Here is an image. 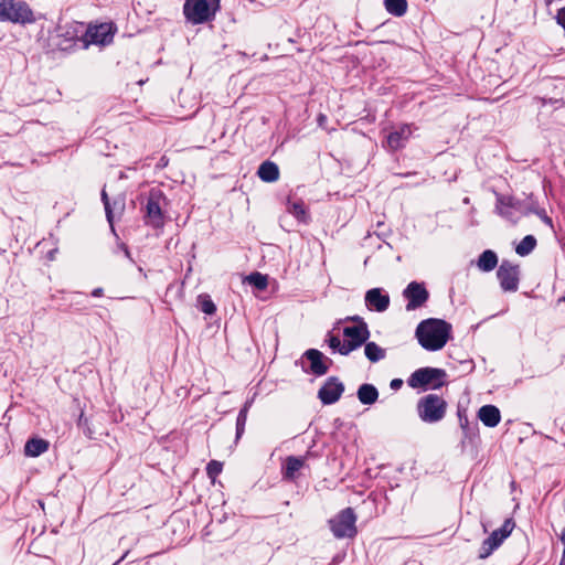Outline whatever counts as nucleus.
Segmentation results:
<instances>
[{
    "label": "nucleus",
    "instance_id": "1",
    "mask_svg": "<svg viewBox=\"0 0 565 565\" xmlns=\"http://www.w3.org/2000/svg\"><path fill=\"white\" fill-rule=\"evenodd\" d=\"M450 333V323L434 318L422 321L416 329V338L427 351L441 350L448 342Z\"/></svg>",
    "mask_w": 565,
    "mask_h": 565
},
{
    "label": "nucleus",
    "instance_id": "2",
    "mask_svg": "<svg viewBox=\"0 0 565 565\" xmlns=\"http://www.w3.org/2000/svg\"><path fill=\"white\" fill-rule=\"evenodd\" d=\"M220 8V0H186L184 15L194 24L211 20Z\"/></svg>",
    "mask_w": 565,
    "mask_h": 565
},
{
    "label": "nucleus",
    "instance_id": "3",
    "mask_svg": "<svg viewBox=\"0 0 565 565\" xmlns=\"http://www.w3.org/2000/svg\"><path fill=\"white\" fill-rule=\"evenodd\" d=\"M445 377L446 372L441 369L422 367L409 376L407 383L413 388L437 390L444 385Z\"/></svg>",
    "mask_w": 565,
    "mask_h": 565
},
{
    "label": "nucleus",
    "instance_id": "4",
    "mask_svg": "<svg viewBox=\"0 0 565 565\" xmlns=\"http://www.w3.org/2000/svg\"><path fill=\"white\" fill-rule=\"evenodd\" d=\"M446 413V402L435 394H429L418 403V415L422 420L436 423L440 420Z\"/></svg>",
    "mask_w": 565,
    "mask_h": 565
},
{
    "label": "nucleus",
    "instance_id": "5",
    "mask_svg": "<svg viewBox=\"0 0 565 565\" xmlns=\"http://www.w3.org/2000/svg\"><path fill=\"white\" fill-rule=\"evenodd\" d=\"M355 515L352 509L348 508L330 520L333 535L338 539L352 537L356 533Z\"/></svg>",
    "mask_w": 565,
    "mask_h": 565
},
{
    "label": "nucleus",
    "instance_id": "6",
    "mask_svg": "<svg viewBox=\"0 0 565 565\" xmlns=\"http://www.w3.org/2000/svg\"><path fill=\"white\" fill-rule=\"evenodd\" d=\"M344 347L342 354L347 355L360 345H362L370 337L369 329L364 322L358 326L345 327L343 329Z\"/></svg>",
    "mask_w": 565,
    "mask_h": 565
},
{
    "label": "nucleus",
    "instance_id": "7",
    "mask_svg": "<svg viewBox=\"0 0 565 565\" xmlns=\"http://www.w3.org/2000/svg\"><path fill=\"white\" fill-rule=\"evenodd\" d=\"M34 14L29 4L24 1L8 0L4 22L9 21L12 23H32L34 22Z\"/></svg>",
    "mask_w": 565,
    "mask_h": 565
},
{
    "label": "nucleus",
    "instance_id": "8",
    "mask_svg": "<svg viewBox=\"0 0 565 565\" xmlns=\"http://www.w3.org/2000/svg\"><path fill=\"white\" fill-rule=\"evenodd\" d=\"M513 529L514 522L511 519L505 520L499 530L493 531L491 535L483 541L480 557H488L511 534Z\"/></svg>",
    "mask_w": 565,
    "mask_h": 565
},
{
    "label": "nucleus",
    "instance_id": "9",
    "mask_svg": "<svg viewBox=\"0 0 565 565\" xmlns=\"http://www.w3.org/2000/svg\"><path fill=\"white\" fill-rule=\"evenodd\" d=\"M164 196L161 191H151L146 205L147 223L154 228L163 226V212L161 204Z\"/></svg>",
    "mask_w": 565,
    "mask_h": 565
},
{
    "label": "nucleus",
    "instance_id": "10",
    "mask_svg": "<svg viewBox=\"0 0 565 565\" xmlns=\"http://www.w3.org/2000/svg\"><path fill=\"white\" fill-rule=\"evenodd\" d=\"M497 276L500 280L501 287L505 291H515L518 289L519 266L503 262L497 271Z\"/></svg>",
    "mask_w": 565,
    "mask_h": 565
},
{
    "label": "nucleus",
    "instance_id": "11",
    "mask_svg": "<svg viewBox=\"0 0 565 565\" xmlns=\"http://www.w3.org/2000/svg\"><path fill=\"white\" fill-rule=\"evenodd\" d=\"M86 42L88 44L106 45L113 40L111 24L103 23L99 25L88 28L86 32Z\"/></svg>",
    "mask_w": 565,
    "mask_h": 565
},
{
    "label": "nucleus",
    "instance_id": "12",
    "mask_svg": "<svg viewBox=\"0 0 565 565\" xmlns=\"http://www.w3.org/2000/svg\"><path fill=\"white\" fill-rule=\"evenodd\" d=\"M343 391V384L332 377L319 390L318 396L323 404H333L341 397Z\"/></svg>",
    "mask_w": 565,
    "mask_h": 565
},
{
    "label": "nucleus",
    "instance_id": "13",
    "mask_svg": "<svg viewBox=\"0 0 565 565\" xmlns=\"http://www.w3.org/2000/svg\"><path fill=\"white\" fill-rule=\"evenodd\" d=\"M365 305L370 310L385 311L390 306V296L381 288H373L365 294Z\"/></svg>",
    "mask_w": 565,
    "mask_h": 565
},
{
    "label": "nucleus",
    "instance_id": "14",
    "mask_svg": "<svg viewBox=\"0 0 565 565\" xmlns=\"http://www.w3.org/2000/svg\"><path fill=\"white\" fill-rule=\"evenodd\" d=\"M405 297L408 299V303L406 306L407 310H414L417 307H420L428 298V292L417 282H411L404 291Z\"/></svg>",
    "mask_w": 565,
    "mask_h": 565
},
{
    "label": "nucleus",
    "instance_id": "15",
    "mask_svg": "<svg viewBox=\"0 0 565 565\" xmlns=\"http://www.w3.org/2000/svg\"><path fill=\"white\" fill-rule=\"evenodd\" d=\"M412 129L408 125H403L399 129L391 132L387 136V146L392 150H397L404 146L406 140L411 137Z\"/></svg>",
    "mask_w": 565,
    "mask_h": 565
},
{
    "label": "nucleus",
    "instance_id": "16",
    "mask_svg": "<svg viewBox=\"0 0 565 565\" xmlns=\"http://www.w3.org/2000/svg\"><path fill=\"white\" fill-rule=\"evenodd\" d=\"M478 418L488 427H495L501 420V414L498 407L484 405L478 412Z\"/></svg>",
    "mask_w": 565,
    "mask_h": 565
},
{
    "label": "nucleus",
    "instance_id": "17",
    "mask_svg": "<svg viewBox=\"0 0 565 565\" xmlns=\"http://www.w3.org/2000/svg\"><path fill=\"white\" fill-rule=\"evenodd\" d=\"M306 358L310 361V369L317 375H323L328 371V365L323 361V354L315 349H310L305 353Z\"/></svg>",
    "mask_w": 565,
    "mask_h": 565
},
{
    "label": "nucleus",
    "instance_id": "18",
    "mask_svg": "<svg viewBox=\"0 0 565 565\" xmlns=\"http://www.w3.org/2000/svg\"><path fill=\"white\" fill-rule=\"evenodd\" d=\"M102 200L105 205V211L107 215V220L110 224H113V217H114V211L117 210L118 212H122L125 209V198L122 195H119L116 198L113 202V205L109 202L108 194L106 189L102 191Z\"/></svg>",
    "mask_w": 565,
    "mask_h": 565
},
{
    "label": "nucleus",
    "instance_id": "19",
    "mask_svg": "<svg viewBox=\"0 0 565 565\" xmlns=\"http://www.w3.org/2000/svg\"><path fill=\"white\" fill-rule=\"evenodd\" d=\"M49 449V443L41 438H32L26 441L24 452L29 457H38Z\"/></svg>",
    "mask_w": 565,
    "mask_h": 565
},
{
    "label": "nucleus",
    "instance_id": "20",
    "mask_svg": "<svg viewBox=\"0 0 565 565\" xmlns=\"http://www.w3.org/2000/svg\"><path fill=\"white\" fill-rule=\"evenodd\" d=\"M258 177L265 182H274L279 178V169L277 164L270 161H265L258 169Z\"/></svg>",
    "mask_w": 565,
    "mask_h": 565
},
{
    "label": "nucleus",
    "instance_id": "21",
    "mask_svg": "<svg viewBox=\"0 0 565 565\" xmlns=\"http://www.w3.org/2000/svg\"><path fill=\"white\" fill-rule=\"evenodd\" d=\"M379 392L372 384H362L358 390V398L364 405H372L376 402Z\"/></svg>",
    "mask_w": 565,
    "mask_h": 565
},
{
    "label": "nucleus",
    "instance_id": "22",
    "mask_svg": "<svg viewBox=\"0 0 565 565\" xmlns=\"http://www.w3.org/2000/svg\"><path fill=\"white\" fill-rule=\"evenodd\" d=\"M498 264V257L494 252L484 250L478 259L477 266L482 271H491Z\"/></svg>",
    "mask_w": 565,
    "mask_h": 565
},
{
    "label": "nucleus",
    "instance_id": "23",
    "mask_svg": "<svg viewBox=\"0 0 565 565\" xmlns=\"http://www.w3.org/2000/svg\"><path fill=\"white\" fill-rule=\"evenodd\" d=\"M385 10L394 17H403L408 8L407 0H384Z\"/></svg>",
    "mask_w": 565,
    "mask_h": 565
},
{
    "label": "nucleus",
    "instance_id": "24",
    "mask_svg": "<svg viewBox=\"0 0 565 565\" xmlns=\"http://www.w3.org/2000/svg\"><path fill=\"white\" fill-rule=\"evenodd\" d=\"M303 467V460L297 457H288L285 465V477L295 479L297 472Z\"/></svg>",
    "mask_w": 565,
    "mask_h": 565
},
{
    "label": "nucleus",
    "instance_id": "25",
    "mask_svg": "<svg viewBox=\"0 0 565 565\" xmlns=\"http://www.w3.org/2000/svg\"><path fill=\"white\" fill-rule=\"evenodd\" d=\"M364 353L371 362H377L385 356V351L374 342L365 344Z\"/></svg>",
    "mask_w": 565,
    "mask_h": 565
},
{
    "label": "nucleus",
    "instance_id": "26",
    "mask_svg": "<svg viewBox=\"0 0 565 565\" xmlns=\"http://www.w3.org/2000/svg\"><path fill=\"white\" fill-rule=\"evenodd\" d=\"M536 239L532 235H526L515 247L516 254L520 256H526L529 255L535 247Z\"/></svg>",
    "mask_w": 565,
    "mask_h": 565
},
{
    "label": "nucleus",
    "instance_id": "27",
    "mask_svg": "<svg viewBox=\"0 0 565 565\" xmlns=\"http://www.w3.org/2000/svg\"><path fill=\"white\" fill-rule=\"evenodd\" d=\"M246 280L259 290H264L268 285L267 277L260 273L250 274Z\"/></svg>",
    "mask_w": 565,
    "mask_h": 565
},
{
    "label": "nucleus",
    "instance_id": "28",
    "mask_svg": "<svg viewBox=\"0 0 565 565\" xmlns=\"http://www.w3.org/2000/svg\"><path fill=\"white\" fill-rule=\"evenodd\" d=\"M288 211L299 221H307V212L302 202H294L289 205Z\"/></svg>",
    "mask_w": 565,
    "mask_h": 565
},
{
    "label": "nucleus",
    "instance_id": "29",
    "mask_svg": "<svg viewBox=\"0 0 565 565\" xmlns=\"http://www.w3.org/2000/svg\"><path fill=\"white\" fill-rule=\"evenodd\" d=\"M223 465L220 461L212 460L206 467V473L212 482L215 481L216 477L222 472Z\"/></svg>",
    "mask_w": 565,
    "mask_h": 565
},
{
    "label": "nucleus",
    "instance_id": "30",
    "mask_svg": "<svg viewBox=\"0 0 565 565\" xmlns=\"http://www.w3.org/2000/svg\"><path fill=\"white\" fill-rule=\"evenodd\" d=\"M201 310L206 315H213L216 310L215 305L207 296L200 297Z\"/></svg>",
    "mask_w": 565,
    "mask_h": 565
},
{
    "label": "nucleus",
    "instance_id": "31",
    "mask_svg": "<svg viewBox=\"0 0 565 565\" xmlns=\"http://www.w3.org/2000/svg\"><path fill=\"white\" fill-rule=\"evenodd\" d=\"M247 409H248V406L245 405L244 408L241 409V412L237 416V437H239L244 430V426H245V423L247 419Z\"/></svg>",
    "mask_w": 565,
    "mask_h": 565
},
{
    "label": "nucleus",
    "instance_id": "32",
    "mask_svg": "<svg viewBox=\"0 0 565 565\" xmlns=\"http://www.w3.org/2000/svg\"><path fill=\"white\" fill-rule=\"evenodd\" d=\"M329 345L331 349L339 351L342 354V347H344V341H341L338 337H331L329 339Z\"/></svg>",
    "mask_w": 565,
    "mask_h": 565
},
{
    "label": "nucleus",
    "instance_id": "33",
    "mask_svg": "<svg viewBox=\"0 0 565 565\" xmlns=\"http://www.w3.org/2000/svg\"><path fill=\"white\" fill-rule=\"evenodd\" d=\"M8 0H0V21L4 22V12L7 7Z\"/></svg>",
    "mask_w": 565,
    "mask_h": 565
},
{
    "label": "nucleus",
    "instance_id": "34",
    "mask_svg": "<svg viewBox=\"0 0 565 565\" xmlns=\"http://www.w3.org/2000/svg\"><path fill=\"white\" fill-rule=\"evenodd\" d=\"M402 384H403V381H402V380H399V379H395V380H393V381L391 382V387H392L393 390H398V388L402 386Z\"/></svg>",
    "mask_w": 565,
    "mask_h": 565
},
{
    "label": "nucleus",
    "instance_id": "35",
    "mask_svg": "<svg viewBox=\"0 0 565 565\" xmlns=\"http://www.w3.org/2000/svg\"><path fill=\"white\" fill-rule=\"evenodd\" d=\"M92 295L94 297H100L103 295V289L102 288H96L93 290Z\"/></svg>",
    "mask_w": 565,
    "mask_h": 565
},
{
    "label": "nucleus",
    "instance_id": "36",
    "mask_svg": "<svg viewBox=\"0 0 565 565\" xmlns=\"http://www.w3.org/2000/svg\"><path fill=\"white\" fill-rule=\"evenodd\" d=\"M562 542L564 544V552H563V557H565V531L563 532L562 534Z\"/></svg>",
    "mask_w": 565,
    "mask_h": 565
},
{
    "label": "nucleus",
    "instance_id": "37",
    "mask_svg": "<svg viewBox=\"0 0 565 565\" xmlns=\"http://www.w3.org/2000/svg\"><path fill=\"white\" fill-rule=\"evenodd\" d=\"M544 221H545L546 223L551 224V220H550V217H546V216H545V217H544Z\"/></svg>",
    "mask_w": 565,
    "mask_h": 565
},
{
    "label": "nucleus",
    "instance_id": "38",
    "mask_svg": "<svg viewBox=\"0 0 565 565\" xmlns=\"http://www.w3.org/2000/svg\"><path fill=\"white\" fill-rule=\"evenodd\" d=\"M559 565H565V557H562V561H561Z\"/></svg>",
    "mask_w": 565,
    "mask_h": 565
},
{
    "label": "nucleus",
    "instance_id": "39",
    "mask_svg": "<svg viewBox=\"0 0 565 565\" xmlns=\"http://www.w3.org/2000/svg\"><path fill=\"white\" fill-rule=\"evenodd\" d=\"M553 0H546V3L550 4Z\"/></svg>",
    "mask_w": 565,
    "mask_h": 565
}]
</instances>
